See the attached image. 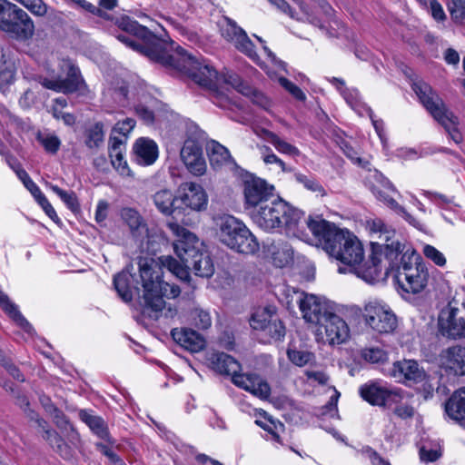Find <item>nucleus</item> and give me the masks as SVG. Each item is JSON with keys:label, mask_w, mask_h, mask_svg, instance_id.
Wrapping results in <instances>:
<instances>
[{"label": "nucleus", "mask_w": 465, "mask_h": 465, "mask_svg": "<svg viewBox=\"0 0 465 465\" xmlns=\"http://www.w3.org/2000/svg\"><path fill=\"white\" fill-rule=\"evenodd\" d=\"M0 306L3 310L27 333H31L33 328L28 321L21 314L17 306L10 302L7 295L0 290Z\"/></svg>", "instance_id": "e433bc0d"}, {"label": "nucleus", "mask_w": 465, "mask_h": 465, "mask_svg": "<svg viewBox=\"0 0 465 465\" xmlns=\"http://www.w3.org/2000/svg\"><path fill=\"white\" fill-rule=\"evenodd\" d=\"M420 460L426 463L433 462L440 457V452L437 450L422 447L420 450Z\"/></svg>", "instance_id": "338daca9"}, {"label": "nucleus", "mask_w": 465, "mask_h": 465, "mask_svg": "<svg viewBox=\"0 0 465 465\" xmlns=\"http://www.w3.org/2000/svg\"><path fill=\"white\" fill-rule=\"evenodd\" d=\"M63 68L66 70V77L51 80L41 78V84L50 90L64 94H72L79 92L81 94L88 92L87 85L81 77L79 69L71 62L64 61Z\"/></svg>", "instance_id": "4468645a"}, {"label": "nucleus", "mask_w": 465, "mask_h": 465, "mask_svg": "<svg viewBox=\"0 0 465 465\" xmlns=\"http://www.w3.org/2000/svg\"><path fill=\"white\" fill-rule=\"evenodd\" d=\"M119 27L132 35L120 34L117 36L119 41L143 54L152 61L184 73L195 84L210 92L213 104L224 109L230 107V98L219 91L218 72L208 61L187 54L180 46H170L167 49L147 27L128 16L121 18Z\"/></svg>", "instance_id": "f257e3e1"}, {"label": "nucleus", "mask_w": 465, "mask_h": 465, "mask_svg": "<svg viewBox=\"0 0 465 465\" xmlns=\"http://www.w3.org/2000/svg\"><path fill=\"white\" fill-rule=\"evenodd\" d=\"M97 449L104 454L114 465H124L119 456L103 443L96 444Z\"/></svg>", "instance_id": "69168bd1"}, {"label": "nucleus", "mask_w": 465, "mask_h": 465, "mask_svg": "<svg viewBox=\"0 0 465 465\" xmlns=\"http://www.w3.org/2000/svg\"><path fill=\"white\" fill-rule=\"evenodd\" d=\"M180 200L188 208L201 211L207 205V195L203 188L195 183H183L180 186Z\"/></svg>", "instance_id": "393cba45"}, {"label": "nucleus", "mask_w": 465, "mask_h": 465, "mask_svg": "<svg viewBox=\"0 0 465 465\" xmlns=\"http://www.w3.org/2000/svg\"><path fill=\"white\" fill-rule=\"evenodd\" d=\"M444 411L450 420L465 426V387L450 395L444 403Z\"/></svg>", "instance_id": "cd10ccee"}, {"label": "nucleus", "mask_w": 465, "mask_h": 465, "mask_svg": "<svg viewBox=\"0 0 465 465\" xmlns=\"http://www.w3.org/2000/svg\"><path fill=\"white\" fill-rule=\"evenodd\" d=\"M289 360L297 366H304L312 359V354L308 351L288 350Z\"/></svg>", "instance_id": "5fc2aeb1"}, {"label": "nucleus", "mask_w": 465, "mask_h": 465, "mask_svg": "<svg viewBox=\"0 0 465 465\" xmlns=\"http://www.w3.org/2000/svg\"><path fill=\"white\" fill-rule=\"evenodd\" d=\"M218 80L219 91L223 92L225 95L227 94L224 93V90H227V86H231L243 95L250 94L251 86L243 83L241 77L235 73L227 71L221 74H218Z\"/></svg>", "instance_id": "c9c22d12"}, {"label": "nucleus", "mask_w": 465, "mask_h": 465, "mask_svg": "<svg viewBox=\"0 0 465 465\" xmlns=\"http://www.w3.org/2000/svg\"><path fill=\"white\" fill-rule=\"evenodd\" d=\"M181 157L187 169L194 175H203L206 172V162L202 147L193 140L185 141Z\"/></svg>", "instance_id": "5701e85b"}, {"label": "nucleus", "mask_w": 465, "mask_h": 465, "mask_svg": "<svg viewBox=\"0 0 465 465\" xmlns=\"http://www.w3.org/2000/svg\"><path fill=\"white\" fill-rule=\"evenodd\" d=\"M315 335L318 341L339 345L348 340L350 329L346 322L333 312L317 326Z\"/></svg>", "instance_id": "2eb2a0df"}, {"label": "nucleus", "mask_w": 465, "mask_h": 465, "mask_svg": "<svg viewBox=\"0 0 465 465\" xmlns=\"http://www.w3.org/2000/svg\"><path fill=\"white\" fill-rule=\"evenodd\" d=\"M402 259L403 265L395 275L398 284L405 292H420L427 286L428 271L423 264L417 262L415 252H407Z\"/></svg>", "instance_id": "6e6552de"}, {"label": "nucleus", "mask_w": 465, "mask_h": 465, "mask_svg": "<svg viewBox=\"0 0 465 465\" xmlns=\"http://www.w3.org/2000/svg\"><path fill=\"white\" fill-rule=\"evenodd\" d=\"M261 136L272 143L280 153L292 157L300 155V150L296 146L291 144L269 130L262 129Z\"/></svg>", "instance_id": "4c0bfd02"}, {"label": "nucleus", "mask_w": 465, "mask_h": 465, "mask_svg": "<svg viewBox=\"0 0 465 465\" xmlns=\"http://www.w3.org/2000/svg\"><path fill=\"white\" fill-rule=\"evenodd\" d=\"M422 252L426 258L432 261L436 265L442 267L446 264L445 256L434 246L430 244L424 245Z\"/></svg>", "instance_id": "603ef678"}, {"label": "nucleus", "mask_w": 465, "mask_h": 465, "mask_svg": "<svg viewBox=\"0 0 465 465\" xmlns=\"http://www.w3.org/2000/svg\"><path fill=\"white\" fill-rule=\"evenodd\" d=\"M160 262L163 267L167 268L168 271L177 278L183 281H187L189 279L188 269L192 268V266H187L184 262L180 263L171 256H163L160 258Z\"/></svg>", "instance_id": "79ce46f5"}, {"label": "nucleus", "mask_w": 465, "mask_h": 465, "mask_svg": "<svg viewBox=\"0 0 465 465\" xmlns=\"http://www.w3.org/2000/svg\"><path fill=\"white\" fill-rule=\"evenodd\" d=\"M272 5H273L278 11L288 15L290 18L298 22H308L315 26L323 28L321 21L313 15L309 5L304 1L299 5V9L302 13L304 17L298 15L295 9L286 0H267Z\"/></svg>", "instance_id": "a878e982"}, {"label": "nucleus", "mask_w": 465, "mask_h": 465, "mask_svg": "<svg viewBox=\"0 0 465 465\" xmlns=\"http://www.w3.org/2000/svg\"><path fill=\"white\" fill-rule=\"evenodd\" d=\"M112 146L110 149V157L113 166L123 176H130L131 170L127 162L124 159L122 147L124 146V140L116 136L111 137Z\"/></svg>", "instance_id": "72a5a7b5"}, {"label": "nucleus", "mask_w": 465, "mask_h": 465, "mask_svg": "<svg viewBox=\"0 0 465 465\" xmlns=\"http://www.w3.org/2000/svg\"><path fill=\"white\" fill-rule=\"evenodd\" d=\"M280 84L299 101H305L306 95L302 89L285 77L279 78Z\"/></svg>", "instance_id": "6e6d98bb"}, {"label": "nucleus", "mask_w": 465, "mask_h": 465, "mask_svg": "<svg viewBox=\"0 0 465 465\" xmlns=\"http://www.w3.org/2000/svg\"><path fill=\"white\" fill-rule=\"evenodd\" d=\"M250 324L253 330L262 331L264 336L270 340L281 341L285 336V326L273 306L257 310L252 315Z\"/></svg>", "instance_id": "f8f14e48"}, {"label": "nucleus", "mask_w": 465, "mask_h": 465, "mask_svg": "<svg viewBox=\"0 0 465 465\" xmlns=\"http://www.w3.org/2000/svg\"><path fill=\"white\" fill-rule=\"evenodd\" d=\"M15 173L18 176V178L23 182L24 185L26 187V189L32 193L34 198L37 200L39 197L44 195L40 188L37 186V184L30 178L28 173L25 169L22 167H17V170H15Z\"/></svg>", "instance_id": "49530a36"}, {"label": "nucleus", "mask_w": 465, "mask_h": 465, "mask_svg": "<svg viewBox=\"0 0 465 465\" xmlns=\"http://www.w3.org/2000/svg\"><path fill=\"white\" fill-rule=\"evenodd\" d=\"M193 315L194 323L199 329L205 330L211 326L212 319L209 312L201 309H196Z\"/></svg>", "instance_id": "4d7b16f0"}, {"label": "nucleus", "mask_w": 465, "mask_h": 465, "mask_svg": "<svg viewBox=\"0 0 465 465\" xmlns=\"http://www.w3.org/2000/svg\"><path fill=\"white\" fill-rule=\"evenodd\" d=\"M430 11L432 17L438 22H443L447 18L442 5L438 0L430 1Z\"/></svg>", "instance_id": "680f3d73"}, {"label": "nucleus", "mask_w": 465, "mask_h": 465, "mask_svg": "<svg viewBox=\"0 0 465 465\" xmlns=\"http://www.w3.org/2000/svg\"><path fill=\"white\" fill-rule=\"evenodd\" d=\"M27 416L32 421L36 423L37 427L41 430L44 440H45L58 454L64 459H70L72 457L71 447L55 430L48 426L44 419L40 418L36 412L31 410H29Z\"/></svg>", "instance_id": "412c9836"}, {"label": "nucleus", "mask_w": 465, "mask_h": 465, "mask_svg": "<svg viewBox=\"0 0 465 465\" xmlns=\"http://www.w3.org/2000/svg\"><path fill=\"white\" fill-rule=\"evenodd\" d=\"M394 414L402 420L411 419L415 414V410L412 406L408 404H400L395 407Z\"/></svg>", "instance_id": "0e129e2a"}, {"label": "nucleus", "mask_w": 465, "mask_h": 465, "mask_svg": "<svg viewBox=\"0 0 465 465\" xmlns=\"http://www.w3.org/2000/svg\"><path fill=\"white\" fill-rule=\"evenodd\" d=\"M134 153L139 164L150 165L158 157V147L153 140L142 137L135 142Z\"/></svg>", "instance_id": "7c9ffc66"}, {"label": "nucleus", "mask_w": 465, "mask_h": 465, "mask_svg": "<svg viewBox=\"0 0 465 465\" xmlns=\"http://www.w3.org/2000/svg\"><path fill=\"white\" fill-rule=\"evenodd\" d=\"M139 279L130 272L129 269L124 270L114 276V285L121 299L131 302L134 293H140L141 284L143 294V313L151 319L156 320L164 307L163 297L176 298L181 290L175 284H170L162 280L163 268L153 258L140 257L138 260Z\"/></svg>", "instance_id": "f03ea898"}, {"label": "nucleus", "mask_w": 465, "mask_h": 465, "mask_svg": "<svg viewBox=\"0 0 465 465\" xmlns=\"http://www.w3.org/2000/svg\"><path fill=\"white\" fill-rule=\"evenodd\" d=\"M361 314L365 324L378 333H390L397 327L396 315L383 301L377 299L367 301Z\"/></svg>", "instance_id": "1a4fd4ad"}, {"label": "nucleus", "mask_w": 465, "mask_h": 465, "mask_svg": "<svg viewBox=\"0 0 465 465\" xmlns=\"http://www.w3.org/2000/svg\"><path fill=\"white\" fill-rule=\"evenodd\" d=\"M153 202L156 209L164 215H171L173 211L174 196L168 189L157 191L152 196Z\"/></svg>", "instance_id": "ea45409f"}, {"label": "nucleus", "mask_w": 465, "mask_h": 465, "mask_svg": "<svg viewBox=\"0 0 465 465\" xmlns=\"http://www.w3.org/2000/svg\"><path fill=\"white\" fill-rule=\"evenodd\" d=\"M232 381L235 386L262 400L269 398L271 394L270 385L256 373H242L239 371L232 377Z\"/></svg>", "instance_id": "4be33fe9"}, {"label": "nucleus", "mask_w": 465, "mask_h": 465, "mask_svg": "<svg viewBox=\"0 0 465 465\" xmlns=\"http://www.w3.org/2000/svg\"><path fill=\"white\" fill-rule=\"evenodd\" d=\"M448 8L455 22H462L465 19V0H450Z\"/></svg>", "instance_id": "3c124183"}, {"label": "nucleus", "mask_w": 465, "mask_h": 465, "mask_svg": "<svg viewBox=\"0 0 465 465\" xmlns=\"http://www.w3.org/2000/svg\"><path fill=\"white\" fill-rule=\"evenodd\" d=\"M39 140L45 149L49 153H54L59 149L60 140L54 135L41 137Z\"/></svg>", "instance_id": "052dcab7"}, {"label": "nucleus", "mask_w": 465, "mask_h": 465, "mask_svg": "<svg viewBox=\"0 0 465 465\" xmlns=\"http://www.w3.org/2000/svg\"><path fill=\"white\" fill-rule=\"evenodd\" d=\"M439 330L450 339L465 338V302L453 298L439 314Z\"/></svg>", "instance_id": "9d476101"}, {"label": "nucleus", "mask_w": 465, "mask_h": 465, "mask_svg": "<svg viewBox=\"0 0 465 465\" xmlns=\"http://www.w3.org/2000/svg\"><path fill=\"white\" fill-rule=\"evenodd\" d=\"M248 96L251 97V100L253 104H256L257 105L264 109H267L270 106L269 99L262 93L254 90L252 87L250 94Z\"/></svg>", "instance_id": "e2e57ef3"}, {"label": "nucleus", "mask_w": 465, "mask_h": 465, "mask_svg": "<svg viewBox=\"0 0 465 465\" xmlns=\"http://www.w3.org/2000/svg\"><path fill=\"white\" fill-rule=\"evenodd\" d=\"M104 140V131L102 124H95L88 130L86 145L89 148L97 147Z\"/></svg>", "instance_id": "8fccbe9b"}, {"label": "nucleus", "mask_w": 465, "mask_h": 465, "mask_svg": "<svg viewBox=\"0 0 465 465\" xmlns=\"http://www.w3.org/2000/svg\"><path fill=\"white\" fill-rule=\"evenodd\" d=\"M362 399L371 405L383 406L392 396H399L397 391H389L377 383H366L360 388Z\"/></svg>", "instance_id": "c85d7f7f"}, {"label": "nucleus", "mask_w": 465, "mask_h": 465, "mask_svg": "<svg viewBox=\"0 0 465 465\" xmlns=\"http://www.w3.org/2000/svg\"><path fill=\"white\" fill-rule=\"evenodd\" d=\"M299 307L304 320L316 326L333 312L328 301L313 294H304L299 301Z\"/></svg>", "instance_id": "a211bd4d"}, {"label": "nucleus", "mask_w": 465, "mask_h": 465, "mask_svg": "<svg viewBox=\"0 0 465 465\" xmlns=\"http://www.w3.org/2000/svg\"><path fill=\"white\" fill-rule=\"evenodd\" d=\"M187 266H192L195 275L204 278L211 277L214 272V265L209 252L203 249L188 262Z\"/></svg>", "instance_id": "473e14b6"}, {"label": "nucleus", "mask_w": 465, "mask_h": 465, "mask_svg": "<svg viewBox=\"0 0 465 465\" xmlns=\"http://www.w3.org/2000/svg\"><path fill=\"white\" fill-rule=\"evenodd\" d=\"M295 179L298 183H302L307 190L317 193L321 195H325V191L322 184L312 176H307L302 173H296Z\"/></svg>", "instance_id": "de8ad7c7"}, {"label": "nucleus", "mask_w": 465, "mask_h": 465, "mask_svg": "<svg viewBox=\"0 0 465 465\" xmlns=\"http://www.w3.org/2000/svg\"><path fill=\"white\" fill-rule=\"evenodd\" d=\"M213 368L221 374L232 377L241 370L240 363L231 355L224 352H214L210 358Z\"/></svg>", "instance_id": "2f4dec72"}, {"label": "nucleus", "mask_w": 465, "mask_h": 465, "mask_svg": "<svg viewBox=\"0 0 465 465\" xmlns=\"http://www.w3.org/2000/svg\"><path fill=\"white\" fill-rule=\"evenodd\" d=\"M15 14L2 31L18 41L32 39L35 26L31 16L20 7L17 8Z\"/></svg>", "instance_id": "6ab92c4d"}, {"label": "nucleus", "mask_w": 465, "mask_h": 465, "mask_svg": "<svg viewBox=\"0 0 465 465\" xmlns=\"http://www.w3.org/2000/svg\"><path fill=\"white\" fill-rule=\"evenodd\" d=\"M171 334L175 342L192 352H198L205 346L203 336L193 330L173 329Z\"/></svg>", "instance_id": "c756f323"}, {"label": "nucleus", "mask_w": 465, "mask_h": 465, "mask_svg": "<svg viewBox=\"0 0 465 465\" xmlns=\"http://www.w3.org/2000/svg\"><path fill=\"white\" fill-rule=\"evenodd\" d=\"M208 152L210 163L214 168H219L231 162L232 157L229 150L218 142L212 141Z\"/></svg>", "instance_id": "58836bf2"}, {"label": "nucleus", "mask_w": 465, "mask_h": 465, "mask_svg": "<svg viewBox=\"0 0 465 465\" xmlns=\"http://www.w3.org/2000/svg\"><path fill=\"white\" fill-rule=\"evenodd\" d=\"M120 216L128 226L134 239L143 241L148 235L147 223L137 210L130 207L122 208Z\"/></svg>", "instance_id": "bb28decb"}, {"label": "nucleus", "mask_w": 465, "mask_h": 465, "mask_svg": "<svg viewBox=\"0 0 465 465\" xmlns=\"http://www.w3.org/2000/svg\"><path fill=\"white\" fill-rule=\"evenodd\" d=\"M439 361L446 371L459 376L465 375V347L456 345L443 350Z\"/></svg>", "instance_id": "b1692460"}, {"label": "nucleus", "mask_w": 465, "mask_h": 465, "mask_svg": "<svg viewBox=\"0 0 465 465\" xmlns=\"http://www.w3.org/2000/svg\"><path fill=\"white\" fill-rule=\"evenodd\" d=\"M274 187L265 180L248 174L242 181L243 207L248 214L275 197Z\"/></svg>", "instance_id": "9b49d317"}, {"label": "nucleus", "mask_w": 465, "mask_h": 465, "mask_svg": "<svg viewBox=\"0 0 465 465\" xmlns=\"http://www.w3.org/2000/svg\"><path fill=\"white\" fill-rule=\"evenodd\" d=\"M330 82L340 91L347 104H350L352 109L358 110L360 106L358 90L346 88L344 80L340 78L332 77L330 79Z\"/></svg>", "instance_id": "37998d69"}, {"label": "nucleus", "mask_w": 465, "mask_h": 465, "mask_svg": "<svg viewBox=\"0 0 465 465\" xmlns=\"http://www.w3.org/2000/svg\"><path fill=\"white\" fill-rule=\"evenodd\" d=\"M80 419L101 439L108 437L107 428L101 417L95 416L87 411H81Z\"/></svg>", "instance_id": "a19ab883"}, {"label": "nucleus", "mask_w": 465, "mask_h": 465, "mask_svg": "<svg viewBox=\"0 0 465 465\" xmlns=\"http://www.w3.org/2000/svg\"><path fill=\"white\" fill-rule=\"evenodd\" d=\"M218 237L230 249L245 254H253L260 249L256 237L239 219L223 215L218 220Z\"/></svg>", "instance_id": "423d86ee"}, {"label": "nucleus", "mask_w": 465, "mask_h": 465, "mask_svg": "<svg viewBox=\"0 0 465 465\" xmlns=\"http://www.w3.org/2000/svg\"><path fill=\"white\" fill-rule=\"evenodd\" d=\"M219 26L222 36L227 42L232 44L239 52L259 64L260 57L254 49V45L242 28L232 19L226 16L220 21Z\"/></svg>", "instance_id": "ddd939ff"}, {"label": "nucleus", "mask_w": 465, "mask_h": 465, "mask_svg": "<svg viewBox=\"0 0 465 465\" xmlns=\"http://www.w3.org/2000/svg\"><path fill=\"white\" fill-rule=\"evenodd\" d=\"M330 256L348 265L351 271L357 274L360 268H367V263L361 264L364 259V250L359 239L349 231H342V239H336L331 244L328 245L327 252Z\"/></svg>", "instance_id": "0eeeda50"}, {"label": "nucleus", "mask_w": 465, "mask_h": 465, "mask_svg": "<svg viewBox=\"0 0 465 465\" xmlns=\"http://www.w3.org/2000/svg\"><path fill=\"white\" fill-rule=\"evenodd\" d=\"M249 215L265 232L283 230L288 236L307 241L302 221V212L276 196L258 209H253Z\"/></svg>", "instance_id": "20e7f679"}, {"label": "nucleus", "mask_w": 465, "mask_h": 465, "mask_svg": "<svg viewBox=\"0 0 465 465\" xmlns=\"http://www.w3.org/2000/svg\"><path fill=\"white\" fill-rule=\"evenodd\" d=\"M412 90L431 116L445 129L456 143H460L462 134L459 129V119L450 111L430 85L422 81L413 83Z\"/></svg>", "instance_id": "39448f33"}, {"label": "nucleus", "mask_w": 465, "mask_h": 465, "mask_svg": "<svg viewBox=\"0 0 465 465\" xmlns=\"http://www.w3.org/2000/svg\"><path fill=\"white\" fill-rule=\"evenodd\" d=\"M19 6L8 0H0V30L2 31L6 23L12 18L13 15Z\"/></svg>", "instance_id": "09e8293b"}, {"label": "nucleus", "mask_w": 465, "mask_h": 465, "mask_svg": "<svg viewBox=\"0 0 465 465\" xmlns=\"http://www.w3.org/2000/svg\"><path fill=\"white\" fill-rule=\"evenodd\" d=\"M135 121L132 118H126L123 121H119L114 127V132L122 134L123 137H126L127 134L134 129Z\"/></svg>", "instance_id": "bf43d9fd"}, {"label": "nucleus", "mask_w": 465, "mask_h": 465, "mask_svg": "<svg viewBox=\"0 0 465 465\" xmlns=\"http://www.w3.org/2000/svg\"><path fill=\"white\" fill-rule=\"evenodd\" d=\"M373 193L381 202L386 204L389 208L393 210L397 214L403 217V219L414 227L420 226V222L409 213L401 205H400L387 192L379 188H373Z\"/></svg>", "instance_id": "f704fd0d"}, {"label": "nucleus", "mask_w": 465, "mask_h": 465, "mask_svg": "<svg viewBox=\"0 0 465 465\" xmlns=\"http://www.w3.org/2000/svg\"><path fill=\"white\" fill-rule=\"evenodd\" d=\"M35 201L39 203V205L43 208V210L50 219H52L55 223H60V219L56 214V212L54 211V207L49 203L45 194Z\"/></svg>", "instance_id": "13d9d810"}, {"label": "nucleus", "mask_w": 465, "mask_h": 465, "mask_svg": "<svg viewBox=\"0 0 465 465\" xmlns=\"http://www.w3.org/2000/svg\"><path fill=\"white\" fill-rule=\"evenodd\" d=\"M302 221L303 223V232H306L308 228L315 239L320 242L322 248L327 252L328 245H331L336 239H342V231L335 226L334 223L327 222L321 217H309L307 220L302 215ZM310 241V236L307 235V241Z\"/></svg>", "instance_id": "f3484780"}, {"label": "nucleus", "mask_w": 465, "mask_h": 465, "mask_svg": "<svg viewBox=\"0 0 465 465\" xmlns=\"http://www.w3.org/2000/svg\"><path fill=\"white\" fill-rule=\"evenodd\" d=\"M171 232L177 237L173 242V249L182 262L188 265L193 257L203 249V242L198 237L186 228L176 223H168Z\"/></svg>", "instance_id": "dca6fc26"}, {"label": "nucleus", "mask_w": 465, "mask_h": 465, "mask_svg": "<svg viewBox=\"0 0 465 465\" xmlns=\"http://www.w3.org/2000/svg\"><path fill=\"white\" fill-rule=\"evenodd\" d=\"M362 357L367 361L380 363L387 361L388 355L387 352L381 348H368L363 351Z\"/></svg>", "instance_id": "864d4df0"}, {"label": "nucleus", "mask_w": 465, "mask_h": 465, "mask_svg": "<svg viewBox=\"0 0 465 465\" xmlns=\"http://www.w3.org/2000/svg\"><path fill=\"white\" fill-rule=\"evenodd\" d=\"M390 375L396 381L406 385L422 382L426 378L424 369L414 360L395 361L390 371Z\"/></svg>", "instance_id": "aec40b11"}, {"label": "nucleus", "mask_w": 465, "mask_h": 465, "mask_svg": "<svg viewBox=\"0 0 465 465\" xmlns=\"http://www.w3.org/2000/svg\"><path fill=\"white\" fill-rule=\"evenodd\" d=\"M366 228L375 242H371L372 253L370 256V265L357 270V275L369 283L377 281L382 274L388 275L389 271L396 273L403 265V256L407 252H415L406 248L396 239L395 230L386 224L381 219L374 218L366 222Z\"/></svg>", "instance_id": "7ed1b4c3"}, {"label": "nucleus", "mask_w": 465, "mask_h": 465, "mask_svg": "<svg viewBox=\"0 0 465 465\" xmlns=\"http://www.w3.org/2000/svg\"><path fill=\"white\" fill-rule=\"evenodd\" d=\"M50 415L53 417L54 422L58 428L64 430L65 431H68L69 440L71 441V443L75 444L79 440L78 433L69 424L64 414L56 408L55 411H53V414Z\"/></svg>", "instance_id": "c03bdc74"}, {"label": "nucleus", "mask_w": 465, "mask_h": 465, "mask_svg": "<svg viewBox=\"0 0 465 465\" xmlns=\"http://www.w3.org/2000/svg\"><path fill=\"white\" fill-rule=\"evenodd\" d=\"M47 186L61 198L72 212H77L79 210L77 197L74 192L64 191L52 183H47Z\"/></svg>", "instance_id": "a18cd8bd"}, {"label": "nucleus", "mask_w": 465, "mask_h": 465, "mask_svg": "<svg viewBox=\"0 0 465 465\" xmlns=\"http://www.w3.org/2000/svg\"><path fill=\"white\" fill-rule=\"evenodd\" d=\"M135 112L146 124H152L154 120L153 112L143 104L137 105L135 107Z\"/></svg>", "instance_id": "774afa93"}]
</instances>
